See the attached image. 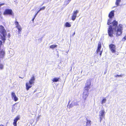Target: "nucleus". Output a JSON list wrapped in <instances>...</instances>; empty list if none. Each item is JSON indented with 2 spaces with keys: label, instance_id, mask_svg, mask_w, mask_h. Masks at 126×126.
<instances>
[{
  "label": "nucleus",
  "instance_id": "9",
  "mask_svg": "<svg viewBox=\"0 0 126 126\" xmlns=\"http://www.w3.org/2000/svg\"><path fill=\"white\" fill-rule=\"evenodd\" d=\"M15 25H16V27L18 29V33H20L22 30V28L21 26L19 25L17 21L15 22Z\"/></svg>",
  "mask_w": 126,
  "mask_h": 126
},
{
  "label": "nucleus",
  "instance_id": "37",
  "mask_svg": "<svg viewBox=\"0 0 126 126\" xmlns=\"http://www.w3.org/2000/svg\"><path fill=\"white\" fill-rule=\"evenodd\" d=\"M1 12L0 11V15H1Z\"/></svg>",
  "mask_w": 126,
  "mask_h": 126
},
{
  "label": "nucleus",
  "instance_id": "8",
  "mask_svg": "<svg viewBox=\"0 0 126 126\" xmlns=\"http://www.w3.org/2000/svg\"><path fill=\"white\" fill-rule=\"evenodd\" d=\"M12 111L13 113L16 112L19 109V106L15 104L13 105L12 107Z\"/></svg>",
  "mask_w": 126,
  "mask_h": 126
},
{
  "label": "nucleus",
  "instance_id": "35",
  "mask_svg": "<svg viewBox=\"0 0 126 126\" xmlns=\"http://www.w3.org/2000/svg\"><path fill=\"white\" fill-rule=\"evenodd\" d=\"M38 40L40 41L39 42H40V41H41V39H39Z\"/></svg>",
  "mask_w": 126,
  "mask_h": 126
},
{
  "label": "nucleus",
  "instance_id": "16",
  "mask_svg": "<svg viewBox=\"0 0 126 126\" xmlns=\"http://www.w3.org/2000/svg\"><path fill=\"white\" fill-rule=\"evenodd\" d=\"M45 6H43L42 7L40 8L39 10L36 13L34 16H36L37 15V14H38V13L40 11L44 10L45 9Z\"/></svg>",
  "mask_w": 126,
  "mask_h": 126
},
{
  "label": "nucleus",
  "instance_id": "10",
  "mask_svg": "<svg viewBox=\"0 0 126 126\" xmlns=\"http://www.w3.org/2000/svg\"><path fill=\"white\" fill-rule=\"evenodd\" d=\"M11 97L12 99L15 101L16 102L18 100V98L16 96L15 94L13 92L11 93Z\"/></svg>",
  "mask_w": 126,
  "mask_h": 126
},
{
  "label": "nucleus",
  "instance_id": "26",
  "mask_svg": "<svg viewBox=\"0 0 126 126\" xmlns=\"http://www.w3.org/2000/svg\"><path fill=\"white\" fill-rule=\"evenodd\" d=\"M71 0H68L67 1H65V2H66V4H68Z\"/></svg>",
  "mask_w": 126,
  "mask_h": 126
},
{
  "label": "nucleus",
  "instance_id": "21",
  "mask_svg": "<svg viewBox=\"0 0 126 126\" xmlns=\"http://www.w3.org/2000/svg\"><path fill=\"white\" fill-rule=\"evenodd\" d=\"M114 10H112L109 13L108 16H114Z\"/></svg>",
  "mask_w": 126,
  "mask_h": 126
},
{
  "label": "nucleus",
  "instance_id": "1",
  "mask_svg": "<svg viewBox=\"0 0 126 126\" xmlns=\"http://www.w3.org/2000/svg\"><path fill=\"white\" fill-rule=\"evenodd\" d=\"M114 16H109L107 24L110 25L108 30L109 35L110 37L113 36V34H115L117 36L121 35L122 33L123 26L121 24L118 25V22L116 21Z\"/></svg>",
  "mask_w": 126,
  "mask_h": 126
},
{
  "label": "nucleus",
  "instance_id": "15",
  "mask_svg": "<svg viewBox=\"0 0 126 126\" xmlns=\"http://www.w3.org/2000/svg\"><path fill=\"white\" fill-rule=\"evenodd\" d=\"M107 101V99L106 97H103L101 100L100 102L102 105L105 103Z\"/></svg>",
  "mask_w": 126,
  "mask_h": 126
},
{
  "label": "nucleus",
  "instance_id": "14",
  "mask_svg": "<svg viewBox=\"0 0 126 126\" xmlns=\"http://www.w3.org/2000/svg\"><path fill=\"white\" fill-rule=\"evenodd\" d=\"M64 26L66 28H69L71 27V24L70 23L66 22L64 23Z\"/></svg>",
  "mask_w": 126,
  "mask_h": 126
},
{
  "label": "nucleus",
  "instance_id": "28",
  "mask_svg": "<svg viewBox=\"0 0 126 126\" xmlns=\"http://www.w3.org/2000/svg\"><path fill=\"white\" fill-rule=\"evenodd\" d=\"M5 4L4 3H2L0 4V7L2 5H4Z\"/></svg>",
  "mask_w": 126,
  "mask_h": 126
},
{
  "label": "nucleus",
  "instance_id": "13",
  "mask_svg": "<svg viewBox=\"0 0 126 126\" xmlns=\"http://www.w3.org/2000/svg\"><path fill=\"white\" fill-rule=\"evenodd\" d=\"M105 112L104 109H103L101 110L99 112V116L104 117L105 115Z\"/></svg>",
  "mask_w": 126,
  "mask_h": 126
},
{
  "label": "nucleus",
  "instance_id": "2",
  "mask_svg": "<svg viewBox=\"0 0 126 126\" xmlns=\"http://www.w3.org/2000/svg\"><path fill=\"white\" fill-rule=\"evenodd\" d=\"M35 78L34 77H32L28 82H27L26 84V89L27 91L32 87V85L34 83Z\"/></svg>",
  "mask_w": 126,
  "mask_h": 126
},
{
  "label": "nucleus",
  "instance_id": "18",
  "mask_svg": "<svg viewBox=\"0 0 126 126\" xmlns=\"http://www.w3.org/2000/svg\"><path fill=\"white\" fill-rule=\"evenodd\" d=\"M59 78L55 77L52 79V80L54 82H56L59 81Z\"/></svg>",
  "mask_w": 126,
  "mask_h": 126
},
{
  "label": "nucleus",
  "instance_id": "20",
  "mask_svg": "<svg viewBox=\"0 0 126 126\" xmlns=\"http://www.w3.org/2000/svg\"><path fill=\"white\" fill-rule=\"evenodd\" d=\"M79 13V11L76 10L73 12L72 16H76L77 14Z\"/></svg>",
  "mask_w": 126,
  "mask_h": 126
},
{
  "label": "nucleus",
  "instance_id": "23",
  "mask_svg": "<svg viewBox=\"0 0 126 126\" xmlns=\"http://www.w3.org/2000/svg\"><path fill=\"white\" fill-rule=\"evenodd\" d=\"M91 121L90 120H87L86 124V126H90V123Z\"/></svg>",
  "mask_w": 126,
  "mask_h": 126
},
{
  "label": "nucleus",
  "instance_id": "12",
  "mask_svg": "<svg viewBox=\"0 0 126 126\" xmlns=\"http://www.w3.org/2000/svg\"><path fill=\"white\" fill-rule=\"evenodd\" d=\"M20 119V117L19 116H17L14 120L13 125L14 126H17V122Z\"/></svg>",
  "mask_w": 126,
  "mask_h": 126
},
{
  "label": "nucleus",
  "instance_id": "19",
  "mask_svg": "<svg viewBox=\"0 0 126 126\" xmlns=\"http://www.w3.org/2000/svg\"><path fill=\"white\" fill-rule=\"evenodd\" d=\"M5 54V52L3 50H2L0 52V57H2Z\"/></svg>",
  "mask_w": 126,
  "mask_h": 126
},
{
  "label": "nucleus",
  "instance_id": "29",
  "mask_svg": "<svg viewBox=\"0 0 126 126\" xmlns=\"http://www.w3.org/2000/svg\"><path fill=\"white\" fill-rule=\"evenodd\" d=\"M100 122H101V121L102 120V118L103 117H101V116H100Z\"/></svg>",
  "mask_w": 126,
  "mask_h": 126
},
{
  "label": "nucleus",
  "instance_id": "6",
  "mask_svg": "<svg viewBox=\"0 0 126 126\" xmlns=\"http://www.w3.org/2000/svg\"><path fill=\"white\" fill-rule=\"evenodd\" d=\"M3 14L4 15H13V13L12 11L10 9H6L3 13Z\"/></svg>",
  "mask_w": 126,
  "mask_h": 126
},
{
  "label": "nucleus",
  "instance_id": "32",
  "mask_svg": "<svg viewBox=\"0 0 126 126\" xmlns=\"http://www.w3.org/2000/svg\"><path fill=\"white\" fill-rule=\"evenodd\" d=\"M35 16H34V18H33V19H32V21H33H33H34V19H35Z\"/></svg>",
  "mask_w": 126,
  "mask_h": 126
},
{
  "label": "nucleus",
  "instance_id": "34",
  "mask_svg": "<svg viewBox=\"0 0 126 126\" xmlns=\"http://www.w3.org/2000/svg\"><path fill=\"white\" fill-rule=\"evenodd\" d=\"M124 39L125 40L126 39V36L124 37Z\"/></svg>",
  "mask_w": 126,
  "mask_h": 126
},
{
  "label": "nucleus",
  "instance_id": "30",
  "mask_svg": "<svg viewBox=\"0 0 126 126\" xmlns=\"http://www.w3.org/2000/svg\"><path fill=\"white\" fill-rule=\"evenodd\" d=\"M121 77V75H116V77Z\"/></svg>",
  "mask_w": 126,
  "mask_h": 126
},
{
  "label": "nucleus",
  "instance_id": "25",
  "mask_svg": "<svg viewBox=\"0 0 126 126\" xmlns=\"http://www.w3.org/2000/svg\"><path fill=\"white\" fill-rule=\"evenodd\" d=\"M76 16H72V19L74 21L76 19Z\"/></svg>",
  "mask_w": 126,
  "mask_h": 126
},
{
  "label": "nucleus",
  "instance_id": "11",
  "mask_svg": "<svg viewBox=\"0 0 126 126\" xmlns=\"http://www.w3.org/2000/svg\"><path fill=\"white\" fill-rule=\"evenodd\" d=\"M89 95L88 92L84 91L83 93L82 98L84 100H85Z\"/></svg>",
  "mask_w": 126,
  "mask_h": 126
},
{
  "label": "nucleus",
  "instance_id": "3",
  "mask_svg": "<svg viewBox=\"0 0 126 126\" xmlns=\"http://www.w3.org/2000/svg\"><path fill=\"white\" fill-rule=\"evenodd\" d=\"M0 32L1 34V39L4 42L6 40V33L4 27L2 25L0 26Z\"/></svg>",
  "mask_w": 126,
  "mask_h": 126
},
{
  "label": "nucleus",
  "instance_id": "27",
  "mask_svg": "<svg viewBox=\"0 0 126 126\" xmlns=\"http://www.w3.org/2000/svg\"><path fill=\"white\" fill-rule=\"evenodd\" d=\"M2 45V42L1 40H0V48L1 47V46Z\"/></svg>",
  "mask_w": 126,
  "mask_h": 126
},
{
  "label": "nucleus",
  "instance_id": "31",
  "mask_svg": "<svg viewBox=\"0 0 126 126\" xmlns=\"http://www.w3.org/2000/svg\"><path fill=\"white\" fill-rule=\"evenodd\" d=\"M40 116H41L40 115H38V116L37 118L38 119H39L40 118Z\"/></svg>",
  "mask_w": 126,
  "mask_h": 126
},
{
  "label": "nucleus",
  "instance_id": "22",
  "mask_svg": "<svg viewBox=\"0 0 126 126\" xmlns=\"http://www.w3.org/2000/svg\"><path fill=\"white\" fill-rule=\"evenodd\" d=\"M121 1V0H116L115 2V4L117 6L119 5V2Z\"/></svg>",
  "mask_w": 126,
  "mask_h": 126
},
{
  "label": "nucleus",
  "instance_id": "7",
  "mask_svg": "<svg viewBox=\"0 0 126 126\" xmlns=\"http://www.w3.org/2000/svg\"><path fill=\"white\" fill-rule=\"evenodd\" d=\"M109 48L112 53H115L116 52V47L115 45L113 44H110L109 45Z\"/></svg>",
  "mask_w": 126,
  "mask_h": 126
},
{
  "label": "nucleus",
  "instance_id": "36",
  "mask_svg": "<svg viewBox=\"0 0 126 126\" xmlns=\"http://www.w3.org/2000/svg\"><path fill=\"white\" fill-rule=\"evenodd\" d=\"M0 126H4L2 125H0Z\"/></svg>",
  "mask_w": 126,
  "mask_h": 126
},
{
  "label": "nucleus",
  "instance_id": "17",
  "mask_svg": "<svg viewBox=\"0 0 126 126\" xmlns=\"http://www.w3.org/2000/svg\"><path fill=\"white\" fill-rule=\"evenodd\" d=\"M77 103L74 102H72L71 104L70 105L69 107L70 108L76 105H77Z\"/></svg>",
  "mask_w": 126,
  "mask_h": 126
},
{
  "label": "nucleus",
  "instance_id": "33",
  "mask_svg": "<svg viewBox=\"0 0 126 126\" xmlns=\"http://www.w3.org/2000/svg\"><path fill=\"white\" fill-rule=\"evenodd\" d=\"M2 20V17L1 16H0V21H1Z\"/></svg>",
  "mask_w": 126,
  "mask_h": 126
},
{
  "label": "nucleus",
  "instance_id": "24",
  "mask_svg": "<svg viewBox=\"0 0 126 126\" xmlns=\"http://www.w3.org/2000/svg\"><path fill=\"white\" fill-rule=\"evenodd\" d=\"M57 46L56 45H52L50 46V48H53L57 47Z\"/></svg>",
  "mask_w": 126,
  "mask_h": 126
},
{
  "label": "nucleus",
  "instance_id": "5",
  "mask_svg": "<svg viewBox=\"0 0 126 126\" xmlns=\"http://www.w3.org/2000/svg\"><path fill=\"white\" fill-rule=\"evenodd\" d=\"M101 43L99 42L98 44L97 49L96 51V52L98 54H99L101 56V55L102 49H101Z\"/></svg>",
  "mask_w": 126,
  "mask_h": 126
},
{
  "label": "nucleus",
  "instance_id": "4",
  "mask_svg": "<svg viewBox=\"0 0 126 126\" xmlns=\"http://www.w3.org/2000/svg\"><path fill=\"white\" fill-rule=\"evenodd\" d=\"M91 85V81L90 80H88L87 81L85 84V87L84 88V90L88 92L89 89L90 88Z\"/></svg>",
  "mask_w": 126,
  "mask_h": 126
}]
</instances>
